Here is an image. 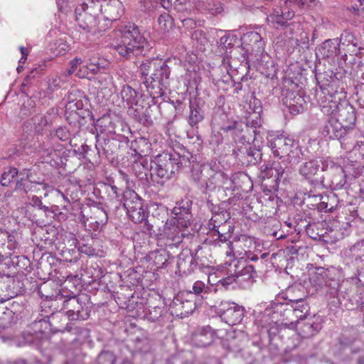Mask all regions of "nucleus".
I'll return each instance as SVG.
<instances>
[{
  "mask_svg": "<svg viewBox=\"0 0 364 364\" xmlns=\"http://www.w3.org/2000/svg\"><path fill=\"white\" fill-rule=\"evenodd\" d=\"M47 124L48 120L46 117L43 114H38L33 117L30 121L27 122L25 126L28 127V125H31V129H33L35 132H40Z\"/></svg>",
  "mask_w": 364,
  "mask_h": 364,
  "instance_id": "nucleus-33",
  "label": "nucleus"
},
{
  "mask_svg": "<svg viewBox=\"0 0 364 364\" xmlns=\"http://www.w3.org/2000/svg\"><path fill=\"white\" fill-rule=\"evenodd\" d=\"M303 154L301 147L296 142L293 143L291 148L285 154L287 161L290 164H297L302 158Z\"/></svg>",
  "mask_w": 364,
  "mask_h": 364,
  "instance_id": "nucleus-32",
  "label": "nucleus"
},
{
  "mask_svg": "<svg viewBox=\"0 0 364 364\" xmlns=\"http://www.w3.org/2000/svg\"><path fill=\"white\" fill-rule=\"evenodd\" d=\"M192 39L196 40L200 46H205L208 43V40L205 36V33L201 30L195 31L192 33Z\"/></svg>",
  "mask_w": 364,
  "mask_h": 364,
  "instance_id": "nucleus-49",
  "label": "nucleus"
},
{
  "mask_svg": "<svg viewBox=\"0 0 364 364\" xmlns=\"http://www.w3.org/2000/svg\"><path fill=\"white\" fill-rule=\"evenodd\" d=\"M204 118V113L202 108L196 101L190 102V114L188 117V123L191 126H195L200 122Z\"/></svg>",
  "mask_w": 364,
  "mask_h": 364,
  "instance_id": "nucleus-30",
  "label": "nucleus"
},
{
  "mask_svg": "<svg viewBox=\"0 0 364 364\" xmlns=\"http://www.w3.org/2000/svg\"><path fill=\"white\" fill-rule=\"evenodd\" d=\"M107 124H111L110 118L107 116H104L99 119L96 122V127L102 128L106 127Z\"/></svg>",
  "mask_w": 364,
  "mask_h": 364,
  "instance_id": "nucleus-57",
  "label": "nucleus"
},
{
  "mask_svg": "<svg viewBox=\"0 0 364 364\" xmlns=\"http://www.w3.org/2000/svg\"><path fill=\"white\" fill-rule=\"evenodd\" d=\"M349 280H343L341 283L338 282H333L332 284H330V287L332 289L334 290L332 294H336L338 292H342V288L346 287L349 284Z\"/></svg>",
  "mask_w": 364,
  "mask_h": 364,
  "instance_id": "nucleus-53",
  "label": "nucleus"
},
{
  "mask_svg": "<svg viewBox=\"0 0 364 364\" xmlns=\"http://www.w3.org/2000/svg\"><path fill=\"white\" fill-rule=\"evenodd\" d=\"M294 141L284 135L271 136L268 144L274 156L285 158V154L293 146Z\"/></svg>",
  "mask_w": 364,
  "mask_h": 364,
  "instance_id": "nucleus-14",
  "label": "nucleus"
},
{
  "mask_svg": "<svg viewBox=\"0 0 364 364\" xmlns=\"http://www.w3.org/2000/svg\"><path fill=\"white\" fill-rule=\"evenodd\" d=\"M320 206L321 208L325 209L326 212H332L333 210V205L328 206V203H326L325 201H322L320 203Z\"/></svg>",
  "mask_w": 364,
  "mask_h": 364,
  "instance_id": "nucleus-61",
  "label": "nucleus"
},
{
  "mask_svg": "<svg viewBox=\"0 0 364 364\" xmlns=\"http://www.w3.org/2000/svg\"><path fill=\"white\" fill-rule=\"evenodd\" d=\"M283 103L289 109V112L294 114H298L303 110L304 99L298 93L287 92L283 100Z\"/></svg>",
  "mask_w": 364,
  "mask_h": 364,
  "instance_id": "nucleus-20",
  "label": "nucleus"
},
{
  "mask_svg": "<svg viewBox=\"0 0 364 364\" xmlns=\"http://www.w3.org/2000/svg\"><path fill=\"white\" fill-rule=\"evenodd\" d=\"M341 145L343 149L353 153V147L354 145H356V141H354V139H353L350 136H347L346 137L342 139L341 141Z\"/></svg>",
  "mask_w": 364,
  "mask_h": 364,
  "instance_id": "nucleus-48",
  "label": "nucleus"
},
{
  "mask_svg": "<svg viewBox=\"0 0 364 364\" xmlns=\"http://www.w3.org/2000/svg\"><path fill=\"white\" fill-rule=\"evenodd\" d=\"M118 54L127 59L142 54L149 43L137 26L129 23L115 31L112 43Z\"/></svg>",
  "mask_w": 364,
  "mask_h": 364,
  "instance_id": "nucleus-2",
  "label": "nucleus"
},
{
  "mask_svg": "<svg viewBox=\"0 0 364 364\" xmlns=\"http://www.w3.org/2000/svg\"><path fill=\"white\" fill-rule=\"evenodd\" d=\"M359 3V6L355 5L352 8L357 15H362L364 16V0H356Z\"/></svg>",
  "mask_w": 364,
  "mask_h": 364,
  "instance_id": "nucleus-56",
  "label": "nucleus"
},
{
  "mask_svg": "<svg viewBox=\"0 0 364 364\" xmlns=\"http://www.w3.org/2000/svg\"><path fill=\"white\" fill-rule=\"evenodd\" d=\"M215 339V333L210 326L199 328L193 336V342L197 347H205L211 344Z\"/></svg>",
  "mask_w": 364,
  "mask_h": 364,
  "instance_id": "nucleus-19",
  "label": "nucleus"
},
{
  "mask_svg": "<svg viewBox=\"0 0 364 364\" xmlns=\"http://www.w3.org/2000/svg\"><path fill=\"white\" fill-rule=\"evenodd\" d=\"M289 302V304H284L274 301L272 304L271 309H266L264 312L263 318L265 323L263 326L266 328L272 323L287 326L289 322V324L294 328L295 321L297 322L306 317L310 308L304 299H290Z\"/></svg>",
  "mask_w": 364,
  "mask_h": 364,
  "instance_id": "nucleus-1",
  "label": "nucleus"
},
{
  "mask_svg": "<svg viewBox=\"0 0 364 364\" xmlns=\"http://www.w3.org/2000/svg\"><path fill=\"white\" fill-rule=\"evenodd\" d=\"M253 103L255 105V108L252 112L257 118L259 115V112L261 111L260 102L255 99Z\"/></svg>",
  "mask_w": 364,
  "mask_h": 364,
  "instance_id": "nucleus-59",
  "label": "nucleus"
},
{
  "mask_svg": "<svg viewBox=\"0 0 364 364\" xmlns=\"http://www.w3.org/2000/svg\"><path fill=\"white\" fill-rule=\"evenodd\" d=\"M54 193L57 198H61L65 202L69 203V200H68L67 196H65L61 191L56 190V191H55Z\"/></svg>",
  "mask_w": 364,
  "mask_h": 364,
  "instance_id": "nucleus-64",
  "label": "nucleus"
},
{
  "mask_svg": "<svg viewBox=\"0 0 364 364\" xmlns=\"http://www.w3.org/2000/svg\"><path fill=\"white\" fill-rule=\"evenodd\" d=\"M339 41L338 39H329L325 41L318 48L317 53L323 58H332L339 53Z\"/></svg>",
  "mask_w": 364,
  "mask_h": 364,
  "instance_id": "nucleus-25",
  "label": "nucleus"
},
{
  "mask_svg": "<svg viewBox=\"0 0 364 364\" xmlns=\"http://www.w3.org/2000/svg\"><path fill=\"white\" fill-rule=\"evenodd\" d=\"M39 152L44 162L46 163H51L53 159L58 155L57 151L54 150L48 143L42 144L40 147Z\"/></svg>",
  "mask_w": 364,
  "mask_h": 364,
  "instance_id": "nucleus-35",
  "label": "nucleus"
},
{
  "mask_svg": "<svg viewBox=\"0 0 364 364\" xmlns=\"http://www.w3.org/2000/svg\"><path fill=\"white\" fill-rule=\"evenodd\" d=\"M141 10H146V9H149L150 8V5H152L151 2V0H143L141 1Z\"/></svg>",
  "mask_w": 364,
  "mask_h": 364,
  "instance_id": "nucleus-62",
  "label": "nucleus"
},
{
  "mask_svg": "<svg viewBox=\"0 0 364 364\" xmlns=\"http://www.w3.org/2000/svg\"><path fill=\"white\" fill-rule=\"evenodd\" d=\"M158 22L160 28L164 31H168L173 26V19L168 14H161L158 18Z\"/></svg>",
  "mask_w": 364,
  "mask_h": 364,
  "instance_id": "nucleus-41",
  "label": "nucleus"
},
{
  "mask_svg": "<svg viewBox=\"0 0 364 364\" xmlns=\"http://www.w3.org/2000/svg\"><path fill=\"white\" fill-rule=\"evenodd\" d=\"M151 166H152L146 159H141L133 164V169L139 177L143 178L144 176H146L149 172L151 173Z\"/></svg>",
  "mask_w": 364,
  "mask_h": 364,
  "instance_id": "nucleus-34",
  "label": "nucleus"
},
{
  "mask_svg": "<svg viewBox=\"0 0 364 364\" xmlns=\"http://www.w3.org/2000/svg\"><path fill=\"white\" fill-rule=\"evenodd\" d=\"M106 65V62L104 59L98 57H92L89 59L86 65L81 68L76 73V76L80 78L88 77V74H96L102 68H104Z\"/></svg>",
  "mask_w": 364,
  "mask_h": 364,
  "instance_id": "nucleus-18",
  "label": "nucleus"
},
{
  "mask_svg": "<svg viewBox=\"0 0 364 364\" xmlns=\"http://www.w3.org/2000/svg\"><path fill=\"white\" fill-rule=\"evenodd\" d=\"M234 268V272L230 269V275L219 281L222 286L228 288L230 285L235 282L242 288L246 289L254 283L257 273L252 265H246L237 270L238 266L235 264Z\"/></svg>",
  "mask_w": 364,
  "mask_h": 364,
  "instance_id": "nucleus-5",
  "label": "nucleus"
},
{
  "mask_svg": "<svg viewBox=\"0 0 364 364\" xmlns=\"http://www.w3.org/2000/svg\"><path fill=\"white\" fill-rule=\"evenodd\" d=\"M100 11L104 15L105 23L118 20L124 14V9L119 0L99 1Z\"/></svg>",
  "mask_w": 364,
  "mask_h": 364,
  "instance_id": "nucleus-10",
  "label": "nucleus"
},
{
  "mask_svg": "<svg viewBox=\"0 0 364 364\" xmlns=\"http://www.w3.org/2000/svg\"><path fill=\"white\" fill-rule=\"evenodd\" d=\"M154 166H151V176L161 179H168L173 173V162L170 158L158 157L154 161Z\"/></svg>",
  "mask_w": 364,
  "mask_h": 364,
  "instance_id": "nucleus-16",
  "label": "nucleus"
},
{
  "mask_svg": "<svg viewBox=\"0 0 364 364\" xmlns=\"http://www.w3.org/2000/svg\"><path fill=\"white\" fill-rule=\"evenodd\" d=\"M97 13H94L89 16H81L78 13L77 23L79 26L85 32L95 34L102 31L108 27V23H101L97 18Z\"/></svg>",
  "mask_w": 364,
  "mask_h": 364,
  "instance_id": "nucleus-15",
  "label": "nucleus"
},
{
  "mask_svg": "<svg viewBox=\"0 0 364 364\" xmlns=\"http://www.w3.org/2000/svg\"><path fill=\"white\" fill-rule=\"evenodd\" d=\"M130 198H126L124 205L127 210L129 218L135 223L144 220V210L141 200L133 192L129 193Z\"/></svg>",
  "mask_w": 364,
  "mask_h": 364,
  "instance_id": "nucleus-11",
  "label": "nucleus"
},
{
  "mask_svg": "<svg viewBox=\"0 0 364 364\" xmlns=\"http://www.w3.org/2000/svg\"><path fill=\"white\" fill-rule=\"evenodd\" d=\"M67 77L65 73L53 76L49 81V87L51 89H55L61 87V85L67 81Z\"/></svg>",
  "mask_w": 364,
  "mask_h": 364,
  "instance_id": "nucleus-42",
  "label": "nucleus"
},
{
  "mask_svg": "<svg viewBox=\"0 0 364 364\" xmlns=\"http://www.w3.org/2000/svg\"><path fill=\"white\" fill-rule=\"evenodd\" d=\"M122 100L127 102L128 105H132L136 97V91L129 85L123 87L121 91Z\"/></svg>",
  "mask_w": 364,
  "mask_h": 364,
  "instance_id": "nucleus-38",
  "label": "nucleus"
},
{
  "mask_svg": "<svg viewBox=\"0 0 364 364\" xmlns=\"http://www.w3.org/2000/svg\"><path fill=\"white\" fill-rule=\"evenodd\" d=\"M173 213L174 217L167 220V224L176 225L181 230H184L190 224L191 213L188 210H182L181 208H174Z\"/></svg>",
  "mask_w": 364,
  "mask_h": 364,
  "instance_id": "nucleus-23",
  "label": "nucleus"
},
{
  "mask_svg": "<svg viewBox=\"0 0 364 364\" xmlns=\"http://www.w3.org/2000/svg\"><path fill=\"white\" fill-rule=\"evenodd\" d=\"M164 232L167 240L170 241V242L166 243L167 245H176L182 242V237L183 236V230L176 225L167 224L166 222Z\"/></svg>",
  "mask_w": 364,
  "mask_h": 364,
  "instance_id": "nucleus-26",
  "label": "nucleus"
},
{
  "mask_svg": "<svg viewBox=\"0 0 364 364\" xmlns=\"http://www.w3.org/2000/svg\"><path fill=\"white\" fill-rule=\"evenodd\" d=\"M82 63V60L80 58H75L70 62V68L65 73L67 77L72 75L77 68V66Z\"/></svg>",
  "mask_w": 364,
  "mask_h": 364,
  "instance_id": "nucleus-52",
  "label": "nucleus"
},
{
  "mask_svg": "<svg viewBox=\"0 0 364 364\" xmlns=\"http://www.w3.org/2000/svg\"><path fill=\"white\" fill-rule=\"evenodd\" d=\"M62 310L70 321H84L90 316L85 302L76 296L65 299L63 303Z\"/></svg>",
  "mask_w": 364,
  "mask_h": 364,
  "instance_id": "nucleus-6",
  "label": "nucleus"
},
{
  "mask_svg": "<svg viewBox=\"0 0 364 364\" xmlns=\"http://www.w3.org/2000/svg\"><path fill=\"white\" fill-rule=\"evenodd\" d=\"M82 105V103L80 102H77L75 103H74L73 102H69L67 105H66V109H70L72 111H74L73 110V107L74 106H76L77 108L79 107V106H81Z\"/></svg>",
  "mask_w": 364,
  "mask_h": 364,
  "instance_id": "nucleus-63",
  "label": "nucleus"
},
{
  "mask_svg": "<svg viewBox=\"0 0 364 364\" xmlns=\"http://www.w3.org/2000/svg\"><path fill=\"white\" fill-rule=\"evenodd\" d=\"M314 0H286L284 8L274 9L267 18V21L272 26H284L287 21L291 19L295 13L296 9H301L309 6Z\"/></svg>",
  "mask_w": 364,
  "mask_h": 364,
  "instance_id": "nucleus-4",
  "label": "nucleus"
},
{
  "mask_svg": "<svg viewBox=\"0 0 364 364\" xmlns=\"http://www.w3.org/2000/svg\"><path fill=\"white\" fill-rule=\"evenodd\" d=\"M296 41L294 40L292 37H288L286 38L285 36H279L276 40V44L282 48L289 50V47L294 46V45L296 43Z\"/></svg>",
  "mask_w": 364,
  "mask_h": 364,
  "instance_id": "nucleus-46",
  "label": "nucleus"
},
{
  "mask_svg": "<svg viewBox=\"0 0 364 364\" xmlns=\"http://www.w3.org/2000/svg\"><path fill=\"white\" fill-rule=\"evenodd\" d=\"M208 0L205 1V9H199L198 11L201 12H208L211 15H217L220 14L223 11V8L222 4L219 2L216 3H209L207 2Z\"/></svg>",
  "mask_w": 364,
  "mask_h": 364,
  "instance_id": "nucleus-39",
  "label": "nucleus"
},
{
  "mask_svg": "<svg viewBox=\"0 0 364 364\" xmlns=\"http://www.w3.org/2000/svg\"><path fill=\"white\" fill-rule=\"evenodd\" d=\"M160 60L153 59L151 60H146L142 63L140 66V70L141 72V75L146 77H148L149 73L151 74L154 68H156V63L159 62Z\"/></svg>",
  "mask_w": 364,
  "mask_h": 364,
  "instance_id": "nucleus-40",
  "label": "nucleus"
},
{
  "mask_svg": "<svg viewBox=\"0 0 364 364\" xmlns=\"http://www.w3.org/2000/svg\"><path fill=\"white\" fill-rule=\"evenodd\" d=\"M321 159H311L301 164L299 173L304 179L312 185H317L323 182L321 175L323 168Z\"/></svg>",
  "mask_w": 364,
  "mask_h": 364,
  "instance_id": "nucleus-7",
  "label": "nucleus"
},
{
  "mask_svg": "<svg viewBox=\"0 0 364 364\" xmlns=\"http://www.w3.org/2000/svg\"><path fill=\"white\" fill-rule=\"evenodd\" d=\"M79 11L81 16H89L90 15L94 14V13H98L100 11L99 0H87L86 2L79 4L75 11V20L77 22Z\"/></svg>",
  "mask_w": 364,
  "mask_h": 364,
  "instance_id": "nucleus-29",
  "label": "nucleus"
},
{
  "mask_svg": "<svg viewBox=\"0 0 364 364\" xmlns=\"http://www.w3.org/2000/svg\"><path fill=\"white\" fill-rule=\"evenodd\" d=\"M79 250L81 252L85 253V254H86L87 255H94V250L92 247H89L87 245H84L82 246H80L79 247Z\"/></svg>",
  "mask_w": 364,
  "mask_h": 364,
  "instance_id": "nucleus-58",
  "label": "nucleus"
},
{
  "mask_svg": "<svg viewBox=\"0 0 364 364\" xmlns=\"http://www.w3.org/2000/svg\"><path fill=\"white\" fill-rule=\"evenodd\" d=\"M50 50L55 56L63 55L69 51L70 46L66 41L60 39L53 43Z\"/></svg>",
  "mask_w": 364,
  "mask_h": 364,
  "instance_id": "nucleus-36",
  "label": "nucleus"
},
{
  "mask_svg": "<svg viewBox=\"0 0 364 364\" xmlns=\"http://www.w3.org/2000/svg\"><path fill=\"white\" fill-rule=\"evenodd\" d=\"M155 67L151 75L144 80L147 91L154 98L163 95V90L167 87L170 75L169 68L161 60L156 63Z\"/></svg>",
  "mask_w": 364,
  "mask_h": 364,
  "instance_id": "nucleus-3",
  "label": "nucleus"
},
{
  "mask_svg": "<svg viewBox=\"0 0 364 364\" xmlns=\"http://www.w3.org/2000/svg\"><path fill=\"white\" fill-rule=\"evenodd\" d=\"M29 173V170H24L23 173H20L21 177L16 181V190L22 191L27 196L43 193L44 197L47 196L46 184L32 181Z\"/></svg>",
  "mask_w": 364,
  "mask_h": 364,
  "instance_id": "nucleus-9",
  "label": "nucleus"
},
{
  "mask_svg": "<svg viewBox=\"0 0 364 364\" xmlns=\"http://www.w3.org/2000/svg\"><path fill=\"white\" fill-rule=\"evenodd\" d=\"M43 194L41 193L38 196L36 195H28L27 198L28 200V203L33 206H38L40 209L44 210L45 211L48 210V207L43 205L41 202V198Z\"/></svg>",
  "mask_w": 364,
  "mask_h": 364,
  "instance_id": "nucleus-45",
  "label": "nucleus"
},
{
  "mask_svg": "<svg viewBox=\"0 0 364 364\" xmlns=\"http://www.w3.org/2000/svg\"><path fill=\"white\" fill-rule=\"evenodd\" d=\"M171 308H176V313L177 315H181V317H186L193 313L195 310L196 304L193 301L190 300L182 301L180 297L178 296L173 301Z\"/></svg>",
  "mask_w": 364,
  "mask_h": 364,
  "instance_id": "nucleus-27",
  "label": "nucleus"
},
{
  "mask_svg": "<svg viewBox=\"0 0 364 364\" xmlns=\"http://www.w3.org/2000/svg\"><path fill=\"white\" fill-rule=\"evenodd\" d=\"M284 168L277 161L262 165L261 166L262 176L264 178H272V181L277 183L284 174Z\"/></svg>",
  "mask_w": 364,
  "mask_h": 364,
  "instance_id": "nucleus-21",
  "label": "nucleus"
},
{
  "mask_svg": "<svg viewBox=\"0 0 364 364\" xmlns=\"http://www.w3.org/2000/svg\"><path fill=\"white\" fill-rule=\"evenodd\" d=\"M362 140H357L356 145L353 147V154L356 156L358 154L364 159V138L361 137Z\"/></svg>",
  "mask_w": 364,
  "mask_h": 364,
  "instance_id": "nucleus-50",
  "label": "nucleus"
},
{
  "mask_svg": "<svg viewBox=\"0 0 364 364\" xmlns=\"http://www.w3.org/2000/svg\"><path fill=\"white\" fill-rule=\"evenodd\" d=\"M337 120L341 124H346V126L353 124L355 122V114L353 107L344 105L340 110Z\"/></svg>",
  "mask_w": 364,
  "mask_h": 364,
  "instance_id": "nucleus-31",
  "label": "nucleus"
},
{
  "mask_svg": "<svg viewBox=\"0 0 364 364\" xmlns=\"http://www.w3.org/2000/svg\"><path fill=\"white\" fill-rule=\"evenodd\" d=\"M9 237V232L0 229V247L4 248L6 245V240ZM5 275L4 272H0V277Z\"/></svg>",
  "mask_w": 364,
  "mask_h": 364,
  "instance_id": "nucleus-55",
  "label": "nucleus"
},
{
  "mask_svg": "<svg viewBox=\"0 0 364 364\" xmlns=\"http://www.w3.org/2000/svg\"><path fill=\"white\" fill-rule=\"evenodd\" d=\"M343 105H344L340 102V99L336 100L335 97L333 98V96L330 95L323 102L321 107L323 114L338 117L340 110Z\"/></svg>",
  "mask_w": 364,
  "mask_h": 364,
  "instance_id": "nucleus-28",
  "label": "nucleus"
},
{
  "mask_svg": "<svg viewBox=\"0 0 364 364\" xmlns=\"http://www.w3.org/2000/svg\"><path fill=\"white\" fill-rule=\"evenodd\" d=\"M20 51L22 55V57L19 60V63H24L26 60L28 51L27 48H26L25 47H23V46L20 47Z\"/></svg>",
  "mask_w": 364,
  "mask_h": 364,
  "instance_id": "nucleus-60",
  "label": "nucleus"
},
{
  "mask_svg": "<svg viewBox=\"0 0 364 364\" xmlns=\"http://www.w3.org/2000/svg\"><path fill=\"white\" fill-rule=\"evenodd\" d=\"M18 172L16 168H9L7 171L2 173L1 183L4 186H8L14 178L17 176L18 179H20L21 176L18 175Z\"/></svg>",
  "mask_w": 364,
  "mask_h": 364,
  "instance_id": "nucleus-37",
  "label": "nucleus"
},
{
  "mask_svg": "<svg viewBox=\"0 0 364 364\" xmlns=\"http://www.w3.org/2000/svg\"><path fill=\"white\" fill-rule=\"evenodd\" d=\"M351 162L352 164L350 166L344 164L343 168H338V173L333 176L331 183L336 189H340L344 186L346 183V177L347 175L356 176L358 173L354 171V167L356 166L355 161Z\"/></svg>",
  "mask_w": 364,
  "mask_h": 364,
  "instance_id": "nucleus-22",
  "label": "nucleus"
},
{
  "mask_svg": "<svg viewBox=\"0 0 364 364\" xmlns=\"http://www.w3.org/2000/svg\"><path fill=\"white\" fill-rule=\"evenodd\" d=\"M208 287H205V284L201 281H196L193 285V292L196 294L202 293H208Z\"/></svg>",
  "mask_w": 364,
  "mask_h": 364,
  "instance_id": "nucleus-51",
  "label": "nucleus"
},
{
  "mask_svg": "<svg viewBox=\"0 0 364 364\" xmlns=\"http://www.w3.org/2000/svg\"><path fill=\"white\" fill-rule=\"evenodd\" d=\"M243 49L247 55H259L264 51V43L260 34L255 31H250L244 34L241 38Z\"/></svg>",
  "mask_w": 364,
  "mask_h": 364,
  "instance_id": "nucleus-12",
  "label": "nucleus"
},
{
  "mask_svg": "<svg viewBox=\"0 0 364 364\" xmlns=\"http://www.w3.org/2000/svg\"><path fill=\"white\" fill-rule=\"evenodd\" d=\"M111 82V76L107 73H102L95 79V83L100 89H105L108 87Z\"/></svg>",
  "mask_w": 364,
  "mask_h": 364,
  "instance_id": "nucleus-47",
  "label": "nucleus"
},
{
  "mask_svg": "<svg viewBox=\"0 0 364 364\" xmlns=\"http://www.w3.org/2000/svg\"><path fill=\"white\" fill-rule=\"evenodd\" d=\"M296 328L301 337L309 338L321 329V319L319 316H314V318H308L304 323L297 321Z\"/></svg>",
  "mask_w": 364,
  "mask_h": 364,
  "instance_id": "nucleus-17",
  "label": "nucleus"
},
{
  "mask_svg": "<svg viewBox=\"0 0 364 364\" xmlns=\"http://www.w3.org/2000/svg\"><path fill=\"white\" fill-rule=\"evenodd\" d=\"M55 134L61 141H66L69 139V132L65 128L60 127L57 129Z\"/></svg>",
  "mask_w": 364,
  "mask_h": 364,
  "instance_id": "nucleus-54",
  "label": "nucleus"
},
{
  "mask_svg": "<svg viewBox=\"0 0 364 364\" xmlns=\"http://www.w3.org/2000/svg\"><path fill=\"white\" fill-rule=\"evenodd\" d=\"M146 258L151 268L156 270L164 267L168 260L169 254L164 249H159L149 252Z\"/></svg>",
  "mask_w": 364,
  "mask_h": 364,
  "instance_id": "nucleus-24",
  "label": "nucleus"
},
{
  "mask_svg": "<svg viewBox=\"0 0 364 364\" xmlns=\"http://www.w3.org/2000/svg\"><path fill=\"white\" fill-rule=\"evenodd\" d=\"M243 311V307L233 302L222 301L218 307V313L222 319L230 326L241 322L244 316Z\"/></svg>",
  "mask_w": 364,
  "mask_h": 364,
  "instance_id": "nucleus-8",
  "label": "nucleus"
},
{
  "mask_svg": "<svg viewBox=\"0 0 364 364\" xmlns=\"http://www.w3.org/2000/svg\"><path fill=\"white\" fill-rule=\"evenodd\" d=\"M4 247H6L9 250L8 252H5V255L6 257H11V255L15 253V251L17 248V243L16 242L14 236L10 234L9 232V237L6 240V245ZM5 247H4L3 249Z\"/></svg>",
  "mask_w": 364,
  "mask_h": 364,
  "instance_id": "nucleus-44",
  "label": "nucleus"
},
{
  "mask_svg": "<svg viewBox=\"0 0 364 364\" xmlns=\"http://www.w3.org/2000/svg\"><path fill=\"white\" fill-rule=\"evenodd\" d=\"M116 360L115 355L109 351L102 352L97 358L98 364H114Z\"/></svg>",
  "mask_w": 364,
  "mask_h": 364,
  "instance_id": "nucleus-43",
  "label": "nucleus"
},
{
  "mask_svg": "<svg viewBox=\"0 0 364 364\" xmlns=\"http://www.w3.org/2000/svg\"><path fill=\"white\" fill-rule=\"evenodd\" d=\"M218 216L219 215H218ZM216 217L217 215L213 216L208 223L209 228L214 231L213 233V237L215 236V232H217L218 237L215 240V246L220 247L226 256H235L236 254V251L235 250V247L232 245V242L228 240L227 237L225 235L221 234L218 230L220 225H217L215 224L217 222Z\"/></svg>",
  "mask_w": 364,
  "mask_h": 364,
  "instance_id": "nucleus-13",
  "label": "nucleus"
}]
</instances>
